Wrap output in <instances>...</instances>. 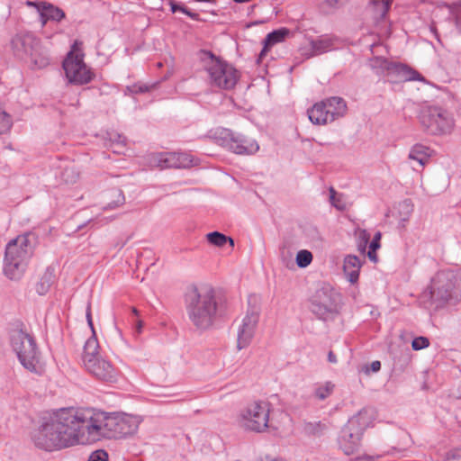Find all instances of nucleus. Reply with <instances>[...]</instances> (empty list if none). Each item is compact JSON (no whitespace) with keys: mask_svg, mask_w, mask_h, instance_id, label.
<instances>
[{"mask_svg":"<svg viewBox=\"0 0 461 461\" xmlns=\"http://www.w3.org/2000/svg\"><path fill=\"white\" fill-rule=\"evenodd\" d=\"M141 419L93 408H62L54 412L32 434L36 447L53 451L102 439L122 438L135 434Z\"/></svg>","mask_w":461,"mask_h":461,"instance_id":"1","label":"nucleus"},{"mask_svg":"<svg viewBox=\"0 0 461 461\" xmlns=\"http://www.w3.org/2000/svg\"><path fill=\"white\" fill-rule=\"evenodd\" d=\"M188 320L196 329L211 328L220 315L221 304L215 289L209 285L190 286L185 294Z\"/></svg>","mask_w":461,"mask_h":461,"instance_id":"2","label":"nucleus"},{"mask_svg":"<svg viewBox=\"0 0 461 461\" xmlns=\"http://www.w3.org/2000/svg\"><path fill=\"white\" fill-rule=\"evenodd\" d=\"M461 299V270H443L436 274L430 286L420 294V303L427 308L438 309L447 303Z\"/></svg>","mask_w":461,"mask_h":461,"instance_id":"3","label":"nucleus"},{"mask_svg":"<svg viewBox=\"0 0 461 461\" xmlns=\"http://www.w3.org/2000/svg\"><path fill=\"white\" fill-rule=\"evenodd\" d=\"M36 246V236L32 232L19 235L10 240L5 248L4 272L5 276L17 280L23 275L28 261Z\"/></svg>","mask_w":461,"mask_h":461,"instance_id":"4","label":"nucleus"},{"mask_svg":"<svg viewBox=\"0 0 461 461\" xmlns=\"http://www.w3.org/2000/svg\"><path fill=\"white\" fill-rule=\"evenodd\" d=\"M11 345L21 365L26 370L36 375L43 373L41 353L31 334L22 330H14L11 335Z\"/></svg>","mask_w":461,"mask_h":461,"instance_id":"5","label":"nucleus"},{"mask_svg":"<svg viewBox=\"0 0 461 461\" xmlns=\"http://www.w3.org/2000/svg\"><path fill=\"white\" fill-rule=\"evenodd\" d=\"M11 46L14 56L29 62L33 68H43L50 63L47 50L32 32L17 33L12 39Z\"/></svg>","mask_w":461,"mask_h":461,"instance_id":"6","label":"nucleus"},{"mask_svg":"<svg viewBox=\"0 0 461 461\" xmlns=\"http://www.w3.org/2000/svg\"><path fill=\"white\" fill-rule=\"evenodd\" d=\"M373 419L371 410L362 409L342 428L338 442L345 455H352L358 449L363 433L372 424Z\"/></svg>","mask_w":461,"mask_h":461,"instance_id":"7","label":"nucleus"},{"mask_svg":"<svg viewBox=\"0 0 461 461\" xmlns=\"http://www.w3.org/2000/svg\"><path fill=\"white\" fill-rule=\"evenodd\" d=\"M271 406L267 401H254L240 411L237 417L238 425L249 432L264 433L269 425Z\"/></svg>","mask_w":461,"mask_h":461,"instance_id":"8","label":"nucleus"},{"mask_svg":"<svg viewBox=\"0 0 461 461\" xmlns=\"http://www.w3.org/2000/svg\"><path fill=\"white\" fill-rule=\"evenodd\" d=\"M421 127L431 135H446L452 132L455 121L452 114L439 106L423 107L419 114Z\"/></svg>","mask_w":461,"mask_h":461,"instance_id":"9","label":"nucleus"},{"mask_svg":"<svg viewBox=\"0 0 461 461\" xmlns=\"http://www.w3.org/2000/svg\"><path fill=\"white\" fill-rule=\"evenodd\" d=\"M339 294L330 285H322L309 298V309L318 319L328 321L338 312Z\"/></svg>","mask_w":461,"mask_h":461,"instance_id":"10","label":"nucleus"},{"mask_svg":"<svg viewBox=\"0 0 461 461\" xmlns=\"http://www.w3.org/2000/svg\"><path fill=\"white\" fill-rule=\"evenodd\" d=\"M84 54L74 44L63 61V69L70 84L85 85L93 78V73L84 62Z\"/></svg>","mask_w":461,"mask_h":461,"instance_id":"11","label":"nucleus"},{"mask_svg":"<svg viewBox=\"0 0 461 461\" xmlns=\"http://www.w3.org/2000/svg\"><path fill=\"white\" fill-rule=\"evenodd\" d=\"M212 86L221 89H231L238 82V71L230 64L215 59L212 55L205 68Z\"/></svg>","mask_w":461,"mask_h":461,"instance_id":"12","label":"nucleus"},{"mask_svg":"<svg viewBox=\"0 0 461 461\" xmlns=\"http://www.w3.org/2000/svg\"><path fill=\"white\" fill-rule=\"evenodd\" d=\"M221 145L238 155H253L259 149L258 143L239 132L223 129L219 135Z\"/></svg>","mask_w":461,"mask_h":461,"instance_id":"13","label":"nucleus"},{"mask_svg":"<svg viewBox=\"0 0 461 461\" xmlns=\"http://www.w3.org/2000/svg\"><path fill=\"white\" fill-rule=\"evenodd\" d=\"M152 167L164 168H187L197 163V159L186 152H161L149 158Z\"/></svg>","mask_w":461,"mask_h":461,"instance_id":"14","label":"nucleus"},{"mask_svg":"<svg viewBox=\"0 0 461 461\" xmlns=\"http://www.w3.org/2000/svg\"><path fill=\"white\" fill-rule=\"evenodd\" d=\"M259 312L258 307H249L246 315L238 328L237 348L239 350L246 348L251 343L258 323Z\"/></svg>","mask_w":461,"mask_h":461,"instance_id":"15","label":"nucleus"},{"mask_svg":"<svg viewBox=\"0 0 461 461\" xmlns=\"http://www.w3.org/2000/svg\"><path fill=\"white\" fill-rule=\"evenodd\" d=\"M84 366L89 374L99 381L109 384L118 381L119 371L110 361L102 357L95 360L87 359Z\"/></svg>","mask_w":461,"mask_h":461,"instance_id":"16","label":"nucleus"},{"mask_svg":"<svg viewBox=\"0 0 461 461\" xmlns=\"http://www.w3.org/2000/svg\"><path fill=\"white\" fill-rule=\"evenodd\" d=\"M338 39L330 35H321L310 41L309 52H303L307 57L318 56L336 49Z\"/></svg>","mask_w":461,"mask_h":461,"instance_id":"17","label":"nucleus"},{"mask_svg":"<svg viewBox=\"0 0 461 461\" xmlns=\"http://www.w3.org/2000/svg\"><path fill=\"white\" fill-rule=\"evenodd\" d=\"M387 78L392 82L423 80V77L417 71L411 69L406 65L397 62L392 63Z\"/></svg>","mask_w":461,"mask_h":461,"instance_id":"18","label":"nucleus"},{"mask_svg":"<svg viewBox=\"0 0 461 461\" xmlns=\"http://www.w3.org/2000/svg\"><path fill=\"white\" fill-rule=\"evenodd\" d=\"M433 150L426 145L416 143L410 148L407 160L409 162L415 161L420 168H424L428 165Z\"/></svg>","mask_w":461,"mask_h":461,"instance_id":"19","label":"nucleus"},{"mask_svg":"<svg viewBox=\"0 0 461 461\" xmlns=\"http://www.w3.org/2000/svg\"><path fill=\"white\" fill-rule=\"evenodd\" d=\"M362 261L354 255H348L344 259L343 271L347 280L351 284H356L359 277Z\"/></svg>","mask_w":461,"mask_h":461,"instance_id":"20","label":"nucleus"},{"mask_svg":"<svg viewBox=\"0 0 461 461\" xmlns=\"http://www.w3.org/2000/svg\"><path fill=\"white\" fill-rule=\"evenodd\" d=\"M57 176L67 185L75 184L79 178V172L77 166L71 161H62L58 166Z\"/></svg>","mask_w":461,"mask_h":461,"instance_id":"21","label":"nucleus"},{"mask_svg":"<svg viewBox=\"0 0 461 461\" xmlns=\"http://www.w3.org/2000/svg\"><path fill=\"white\" fill-rule=\"evenodd\" d=\"M40 21L44 26L48 21L59 22L65 17V13L59 7L49 3H43L39 9Z\"/></svg>","mask_w":461,"mask_h":461,"instance_id":"22","label":"nucleus"},{"mask_svg":"<svg viewBox=\"0 0 461 461\" xmlns=\"http://www.w3.org/2000/svg\"><path fill=\"white\" fill-rule=\"evenodd\" d=\"M309 120L317 125H323L332 122V116L329 115L325 104L321 101L315 104L307 112Z\"/></svg>","mask_w":461,"mask_h":461,"instance_id":"23","label":"nucleus"},{"mask_svg":"<svg viewBox=\"0 0 461 461\" xmlns=\"http://www.w3.org/2000/svg\"><path fill=\"white\" fill-rule=\"evenodd\" d=\"M322 102L325 104L329 115L332 116V122L345 115L347 105L341 97L334 96Z\"/></svg>","mask_w":461,"mask_h":461,"instance_id":"24","label":"nucleus"},{"mask_svg":"<svg viewBox=\"0 0 461 461\" xmlns=\"http://www.w3.org/2000/svg\"><path fill=\"white\" fill-rule=\"evenodd\" d=\"M289 33L290 31L286 28L275 30L268 33L267 37L264 39V47L259 54V59H261L271 47H273L276 43L285 41V39L289 35Z\"/></svg>","mask_w":461,"mask_h":461,"instance_id":"25","label":"nucleus"},{"mask_svg":"<svg viewBox=\"0 0 461 461\" xmlns=\"http://www.w3.org/2000/svg\"><path fill=\"white\" fill-rule=\"evenodd\" d=\"M98 341L95 334H93L92 337H90L85 343L84 346V351L82 356V361L84 366L86 365V362L87 359L95 360V358L99 357L100 356L97 355L98 353Z\"/></svg>","mask_w":461,"mask_h":461,"instance_id":"26","label":"nucleus"},{"mask_svg":"<svg viewBox=\"0 0 461 461\" xmlns=\"http://www.w3.org/2000/svg\"><path fill=\"white\" fill-rule=\"evenodd\" d=\"M55 282L54 270L48 267L41 277V280L36 285V291L39 294H45Z\"/></svg>","mask_w":461,"mask_h":461,"instance_id":"27","label":"nucleus"},{"mask_svg":"<svg viewBox=\"0 0 461 461\" xmlns=\"http://www.w3.org/2000/svg\"><path fill=\"white\" fill-rule=\"evenodd\" d=\"M392 63L393 61H390L387 59L375 57L371 59L370 66L377 75L388 77Z\"/></svg>","mask_w":461,"mask_h":461,"instance_id":"28","label":"nucleus"},{"mask_svg":"<svg viewBox=\"0 0 461 461\" xmlns=\"http://www.w3.org/2000/svg\"><path fill=\"white\" fill-rule=\"evenodd\" d=\"M206 239L210 244L219 248L223 247L227 242L230 243V246L231 248L234 247V240L230 237H228L225 234L219 231H212L208 233L206 235Z\"/></svg>","mask_w":461,"mask_h":461,"instance_id":"29","label":"nucleus"},{"mask_svg":"<svg viewBox=\"0 0 461 461\" xmlns=\"http://www.w3.org/2000/svg\"><path fill=\"white\" fill-rule=\"evenodd\" d=\"M330 202L339 211L347 209V203L345 196L342 194H338L333 187H330Z\"/></svg>","mask_w":461,"mask_h":461,"instance_id":"30","label":"nucleus"},{"mask_svg":"<svg viewBox=\"0 0 461 461\" xmlns=\"http://www.w3.org/2000/svg\"><path fill=\"white\" fill-rule=\"evenodd\" d=\"M335 385L331 382H325L324 384H319L316 386L314 390V395L319 400H325L334 391Z\"/></svg>","mask_w":461,"mask_h":461,"instance_id":"31","label":"nucleus"},{"mask_svg":"<svg viewBox=\"0 0 461 461\" xmlns=\"http://www.w3.org/2000/svg\"><path fill=\"white\" fill-rule=\"evenodd\" d=\"M111 195L113 199L112 202L107 203V205L104 207L105 210H113L118 208L125 203V196L121 189L112 190Z\"/></svg>","mask_w":461,"mask_h":461,"instance_id":"32","label":"nucleus"},{"mask_svg":"<svg viewBox=\"0 0 461 461\" xmlns=\"http://www.w3.org/2000/svg\"><path fill=\"white\" fill-rule=\"evenodd\" d=\"M375 12L380 19H384L393 0H372Z\"/></svg>","mask_w":461,"mask_h":461,"instance_id":"33","label":"nucleus"},{"mask_svg":"<svg viewBox=\"0 0 461 461\" xmlns=\"http://www.w3.org/2000/svg\"><path fill=\"white\" fill-rule=\"evenodd\" d=\"M312 261V254L309 250L302 249L296 255V264L299 267L304 268Z\"/></svg>","mask_w":461,"mask_h":461,"instance_id":"34","label":"nucleus"},{"mask_svg":"<svg viewBox=\"0 0 461 461\" xmlns=\"http://www.w3.org/2000/svg\"><path fill=\"white\" fill-rule=\"evenodd\" d=\"M357 236L358 250L362 253H365L366 246L369 243L370 234L366 230L358 229L357 231Z\"/></svg>","mask_w":461,"mask_h":461,"instance_id":"35","label":"nucleus"},{"mask_svg":"<svg viewBox=\"0 0 461 461\" xmlns=\"http://www.w3.org/2000/svg\"><path fill=\"white\" fill-rule=\"evenodd\" d=\"M304 429L307 433L321 434L326 429V425L321 421L308 422Z\"/></svg>","mask_w":461,"mask_h":461,"instance_id":"36","label":"nucleus"},{"mask_svg":"<svg viewBox=\"0 0 461 461\" xmlns=\"http://www.w3.org/2000/svg\"><path fill=\"white\" fill-rule=\"evenodd\" d=\"M11 126V117L5 112L0 110V134L7 132Z\"/></svg>","mask_w":461,"mask_h":461,"instance_id":"37","label":"nucleus"},{"mask_svg":"<svg viewBox=\"0 0 461 461\" xmlns=\"http://www.w3.org/2000/svg\"><path fill=\"white\" fill-rule=\"evenodd\" d=\"M429 346V339L426 337H417L411 342V347L414 350H420Z\"/></svg>","mask_w":461,"mask_h":461,"instance_id":"38","label":"nucleus"},{"mask_svg":"<svg viewBox=\"0 0 461 461\" xmlns=\"http://www.w3.org/2000/svg\"><path fill=\"white\" fill-rule=\"evenodd\" d=\"M107 460H108V454L106 453V451L102 450V449L93 452L88 458V461H107Z\"/></svg>","mask_w":461,"mask_h":461,"instance_id":"39","label":"nucleus"},{"mask_svg":"<svg viewBox=\"0 0 461 461\" xmlns=\"http://www.w3.org/2000/svg\"><path fill=\"white\" fill-rule=\"evenodd\" d=\"M381 369V363L378 360L373 361L369 366H366L363 367V371L366 374H369L370 371L375 373Z\"/></svg>","mask_w":461,"mask_h":461,"instance_id":"40","label":"nucleus"},{"mask_svg":"<svg viewBox=\"0 0 461 461\" xmlns=\"http://www.w3.org/2000/svg\"><path fill=\"white\" fill-rule=\"evenodd\" d=\"M380 239H381V233L380 232L375 233L373 240L369 244V249H371V250L375 251L377 249L380 248Z\"/></svg>","mask_w":461,"mask_h":461,"instance_id":"41","label":"nucleus"},{"mask_svg":"<svg viewBox=\"0 0 461 461\" xmlns=\"http://www.w3.org/2000/svg\"><path fill=\"white\" fill-rule=\"evenodd\" d=\"M128 90L131 91L133 94L138 93H144L149 90V87L147 86H132L131 87H128Z\"/></svg>","mask_w":461,"mask_h":461,"instance_id":"42","label":"nucleus"},{"mask_svg":"<svg viewBox=\"0 0 461 461\" xmlns=\"http://www.w3.org/2000/svg\"><path fill=\"white\" fill-rule=\"evenodd\" d=\"M325 2L330 6V7H340L343 5H345L348 0H325Z\"/></svg>","mask_w":461,"mask_h":461,"instance_id":"43","label":"nucleus"},{"mask_svg":"<svg viewBox=\"0 0 461 461\" xmlns=\"http://www.w3.org/2000/svg\"><path fill=\"white\" fill-rule=\"evenodd\" d=\"M170 5H171L172 13H176L177 11H181L182 13H185V14L190 15V13L185 7H182V6L178 5L175 2L171 1Z\"/></svg>","mask_w":461,"mask_h":461,"instance_id":"44","label":"nucleus"},{"mask_svg":"<svg viewBox=\"0 0 461 461\" xmlns=\"http://www.w3.org/2000/svg\"><path fill=\"white\" fill-rule=\"evenodd\" d=\"M86 320H87V323H88L89 327L91 328V330L93 331V334H95L92 315H91V310H90L89 305L87 306V309H86Z\"/></svg>","mask_w":461,"mask_h":461,"instance_id":"45","label":"nucleus"},{"mask_svg":"<svg viewBox=\"0 0 461 461\" xmlns=\"http://www.w3.org/2000/svg\"><path fill=\"white\" fill-rule=\"evenodd\" d=\"M134 332L136 334H140L142 332V329H143V321L141 320H137L135 324H134Z\"/></svg>","mask_w":461,"mask_h":461,"instance_id":"46","label":"nucleus"},{"mask_svg":"<svg viewBox=\"0 0 461 461\" xmlns=\"http://www.w3.org/2000/svg\"><path fill=\"white\" fill-rule=\"evenodd\" d=\"M380 457H382V456H380V455H377V456H368V455H366V456H363L359 457L358 460H361V461H375L376 459H379Z\"/></svg>","mask_w":461,"mask_h":461,"instance_id":"47","label":"nucleus"},{"mask_svg":"<svg viewBox=\"0 0 461 461\" xmlns=\"http://www.w3.org/2000/svg\"><path fill=\"white\" fill-rule=\"evenodd\" d=\"M44 2L41 3H35L32 1H27L26 5L36 8L37 12L39 13L40 6L42 5Z\"/></svg>","mask_w":461,"mask_h":461,"instance_id":"48","label":"nucleus"},{"mask_svg":"<svg viewBox=\"0 0 461 461\" xmlns=\"http://www.w3.org/2000/svg\"><path fill=\"white\" fill-rule=\"evenodd\" d=\"M328 360H329V362L333 363V364L337 363V357L332 351L329 352Z\"/></svg>","mask_w":461,"mask_h":461,"instance_id":"49","label":"nucleus"},{"mask_svg":"<svg viewBox=\"0 0 461 461\" xmlns=\"http://www.w3.org/2000/svg\"><path fill=\"white\" fill-rule=\"evenodd\" d=\"M367 256H368V258H370V260H372V261H376V254H375V251L371 250V249H369V250H368V252H367Z\"/></svg>","mask_w":461,"mask_h":461,"instance_id":"50","label":"nucleus"},{"mask_svg":"<svg viewBox=\"0 0 461 461\" xmlns=\"http://www.w3.org/2000/svg\"><path fill=\"white\" fill-rule=\"evenodd\" d=\"M132 312L135 314V315H138L139 314V312L136 308H132Z\"/></svg>","mask_w":461,"mask_h":461,"instance_id":"51","label":"nucleus"},{"mask_svg":"<svg viewBox=\"0 0 461 461\" xmlns=\"http://www.w3.org/2000/svg\"><path fill=\"white\" fill-rule=\"evenodd\" d=\"M121 139H122V137H121V136H119V142H120V143H124L125 139H124V138H123L122 140H121Z\"/></svg>","mask_w":461,"mask_h":461,"instance_id":"52","label":"nucleus"},{"mask_svg":"<svg viewBox=\"0 0 461 461\" xmlns=\"http://www.w3.org/2000/svg\"><path fill=\"white\" fill-rule=\"evenodd\" d=\"M274 461H282V460H274Z\"/></svg>","mask_w":461,"mask_h":461,"instance_id":"53","label":"nucleus"}]
</instances>
